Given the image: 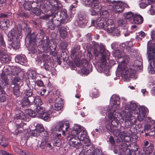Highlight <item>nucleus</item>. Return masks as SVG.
Segmentation results:
<instances>
[{
  "instance_id": "obj_41",
  "label": "nucleus",
  "mask_w": 155,
  "mask_h": 155,
  "mask_svg": "<svg viewBox=\"0 0 155 155\" xmlns=\"http://www.w3.org/2000/svg\"><path fill=\"white\" fill-rule=\"evenodd\" d=\"M6 100L5 92L3 90H0V101L3 102Z\"/></svg>"
},
{
  "instance_id": "obj_17",
  "label": "nucleus",
  "mask_w": 155,
  "mask_h": 155,
  "mask_svg": "<svg viewBox=\"0 0 155 155\" xmlns=\"http://www.w3.org/2000/svg\"><path fill=\"white\" fill-rule=\"evenodd\" d=\"M62 143L61 134H56V136L53 140V144L54 146L60 147Z\"/></svg>"
},
{
  "instance_id": "obj_11",
  "label": "nucleus",
  "mask_w": 155,
  "mask_h": 155,
  "mask_svg": "<svg viewBox=\"0 0 155 155\" xmlns=\"http://www.w3.org/2000/svg\"><path fill=\"white\" fill-rule=\"evenodd\" d=\"M82 127L78 124H75L68 138L79 137L78 134L80 133V131L82 130Z\"/></svg>"
},
{
  "instance_id": "obj_50",
  "label": "nucleus",
  "mask_w": 155,
  "mask_h": 155,
  "mask_svg": "<svg viewBox=\"0 0 155 155\" xmlns=\"http://www.w3.org/2000/svg\"><path fill=\"white\" fill-rule=\"evenodd\" d=\"M53 19L51 20L48 21L47 26L51 30L54 29L55 28V24L53 23Z\"/></svg>"
},
{
  "instance_id": "obj_40",
  "label": "nucleus",
  "mask_w": 155,
  "mask_h": 155,
  "mask_svg": "<svg viewBox=\"0 0 155 155\" xmlns=\"http://www.w3.org/2000/svg\"><path fill=\"white\" fill-rule=\"evenodd\" d=\"M21 79L19 77H15L12 81V83L13 85H18L19 86V84L21 82Z\"/></svg>"
},
{
  "instance_id": "obj_27",
  "label": "nucleus",
  "mask_w": 155,
  "mask_h": 155,
  "mask_svg": "<svg viewBox=\"0 0 155 155\" xmlns=\"http://www.w3.org/2000/svg\"><path fill=\"white\" fill-rule=\"evenodd\" d=\"M41 105H35L34 109L35 112L37 113V116L40 115L41 113H42L45 110L44 108L41 106Z\"/></svg>"
},
{
  "instance_id": "obj_4",
  "label": "nucleus",
  "mask_w": 155,
  "mask_h": 155,
  "mask_svg": "<svg viewBox=\"0 0 155 155\" xmlns=\"http://www.w3.org/2000/svg\"><path fill=\"white\" fill-rule=\"evenodd\" d=\"M150 41L148 42L147 44V53L148 54V60L151 61L150 65L148 68V71L149 73L153 74L155 73V51H150L151 49L149 44Z\"/></svg>"
},
{
  "instance_id": "obj_9",
  "label": "nucleus",
  "mask_w": 155,
  "mask_h": 155,
  "mask_svg": "<svg viewBox=\"0 0 155 155\" xmlns=\"http://www.w3.org/2000/svg\"><path fill=\"white\" fill-rule=\"evenodd\" d=\"M50 3L51 6V12L56 14H58V10L61 9L62 7L61 3L58 0H51Z\"/></svg>"
},
{
  "instance_id": "obj_57",
  "label": "nucleus",
  "mask_w": 155,
  "mask_h": 155,
  "mask_svg": "<svg viewBox=\"0 0 155 155\" xmlns=\"http://www.w3.org/2000/svg\"><path fill=\"white\" fill-rule=\"evenodd\" d=\"M125 144L121 143L119 145V148L120 149V151L121 153H124L126 150V147L125 146Z\"/></svg>"
},
{
  "instance_id": "obj_49",
  "label": "nucleus",
  "mask_w": 155,
  "mask_h": 155,
  "mask_svg": "<svg viewBox=\"0 0 155 155\" xmlns=\"http://www.w3.org/2000/svg\"><path fill=\"white\" fill-rule=\"evenodd\" d=\"M112 32L111 33L113 35L118 36L120 34V31L119 30L117 27H115L114 29L112 31Z\"/></svg>"
},
{
  "instance_id": "obj_58",
  "label": "nucleus",
  "mask_w": 155,
  "mask_h": 155,
  "mask_svg": "<svg viewBox=\"0 0 155 155\" xmlns=\"http://www.w3.org/2000/svg\"><path fill=\"white\" fill-rule=\"evenodd\" d=\"M92 96L94 98L97 97L99 96L98 91L96 89H93L92 92Z\"/></svg>"
},
{
  "instance_id": "obj_14",
  "label": "nucleus",
  "mask_w": 155,
  "mask_h": 155,
  "mask_svg": "<svg viewBox=\"0 0 155 155\" xmlns=\"http://www.w3.org/2000/svg\"><path fill=\"white\" fill-rule=\"evenodd\" d=\"M45 36V34L41 30L39 33L37 34L36 36L35 35L32 34L31 35L30 38V41L31 42L32 41L35 42L36 38L39 39L41 40V41L43 38Z\"/></svg>"
},
{
  "instance_id": "obj_30",
  "label": "nucleus",
  "mask_w": 155,
  "mask_h": 155,
  "mask_svg": "<svg viewBox=\"0 0 155 155\" xmlns=\"http://www.w3.org/2000/svg\"><path fill=\"white\" fill-rule=\"evenodd\" d=\"M153 150V147L152 146H150L147 147H144L143 148V152L141 154L144 153H148L149 155L151 154V151Z\"/></svg>"
},
{
  "instance_id": "obj_20",
  "label": "nucleus",
  "mask_w": 155,
  "mask_h": 155,
  "mask_svg": "<svg viewBox=\"0 0 155 155\" xmlns=\"http://www.w3.org/2000/svg\"><path fill=\"white\" fill-rule=\"evenodd\" d=\"M19 33L17 32L15 29H13L11 31L8 33V36L10 39L11 41L14 40H17L18 37V34Z\"/></svg>"
},
{
  "instance_id": "obj_46",
  "label": "nucleus",
  "mask_w": 155,
  "mask_h": 155,
  "mask_svg": "<svg viewBox=\"0 0 155 155\" xmlns=\"http://www.w3.org/2000/svg\"><path fill=\"white\" fill-rule=\"evenodd\" d=\"M127 134L124 131L120 132V133L118 137V138H120V139H119V141H123L124 140L125 137H127Z\"/></svg>"
},
{
  "instance_id": "obj_44",
  "label": "nucleus",
  "mask_w": 155,
  "mask_h": 155,
  "mask_svg": "<svg viewBox=\"0 0 155 155\" xmlns=\"http://www.w3.org/2000/svg\"><path fill=\"white\" fill-rule=\"evenodd\" d=\"M83 4L85 6L89 7L91 6L92 3L91 0H82Z\"/></svg>"
},
{
  "instance_id": "obj_35",
  "label": "nucleus",
  "mask_w": 155,
  "mask_h": 155,
  "mask_svg": "<svg viewBox=\"0 0 155 155\" xmlns=\"http://www.w3.org/2000/svg\"><path fill=\"white\" fill-rule=\"evenodd\" d=\"M13 92L14 95L16 97H19L20 95L19 86L18 85H15L13 87Z\"/></svg>"
},
{
  "instance_id": "obj_15",
  "label": "nucleus",
  "mask_w": 155,
  "mask_h": 155,
  "mask_svg": "<svg viewBox=\"0 0 155 155\" xmlns=\"http://www.w3.org/2000/svg\"><path fill=\"white\" fill-rule=\"evenodd\" d=\"M58 13H60V20H63V23H66L70 21L71 18L67 15L66 10H64L61 12H58Z\"/></svg>"
},
{
  "instance_id": "obj_51",
  "label": "nucleus",
  "mask_w": 155,
  "mask_h": 155,
  "mask_svg": "<svg viewBox=\"0 0 155 155\" xmlns=\"http://www.w3.org/2000/svg\"><path fill=\"white\" fill-rule=\"evenodd\" d=\"M127 23L126 19H120L118 21V24L119 26H124Z\"/></svg>"
},
{
  "instance_id": "obj_28",
  "label": "nucleus",
  "mask_w": 155,
  "mask_h": 155,
  "mask_svg": "<svg viewBox=\"0 0 155 155\" xmlns=\"http://www.w3.org/2000/svg\"><path fill=\"white\" fill-rule=\"evenodd\" d=\"M0 60L5 63L10 61L9 56L6 54L3 53L0 54Z\"/></svg>"
},
{
  "instance_id": "obj_54",
  "label": "nucleus",
  "mask_w": 155,
  "mask_h": 155,
  "mask_svg": "<svg viewBox=\"0 0 155 155\" xmlns=\"http://www.w3.org/2000/svg\"><path fill=\"white\" fill-rule=\"evenodd\" d=\"M120 104V103H113V105L112 107V110L114 111H115L117 109H118Z\"/></svg>"
},
{
  "instance_id": "obj_48",
  "label": "nucleus",
  "mask_w": 155,
  "mask_h": 155,
  "mask_svg": "<svg viewBox=\"0 0 155 155\" xmlns=\"http://www.w3.org/2000/svg\"><path fill=\"white\" fill-rule=\"evenodd\" d=\"M44 135L42 137L41 142L47 143L48 139V135L46 131H45L44 133Z\"/></svg>"
},
{
  "instance_id": "obj_37",
  "label": "nucleus",
  "mask_w": 155,
  "mask_h": 155,
  "mask_svg": "<svg viewBox=\"0 0 155 155\" xmlns=\"http://www.w3.org/2000/svg\"><path fill=\"white\" fill-rule=\"evenodd\" d=\"M0 144L5 147L8 145V143L5 138L0 135Z\"/></svg>"
},
{
  "instance_id": "obj_64",
  "label": "nucleus",
  "mask_w": 155,
  "mask_h": 155,
  "mask_svg": "<svg viewBox=\"0 0 155 155\" xmlns=\"http://www.w3.org/2000/svg\"><path fill=\"white\" fill-rule=\"evenodd\" d=\"M100 15L101 16H107L108 14V12L107 10H103L102 9L101 10V11L100 12Z\"/></svg>"
},
{
  "instance_id": "obj_36",
  "label": "nucleus",
  "mask_w": 155,
  "mask_h": 155,
  "mask_svg": "<svg viewBox=\"0 0 155 155\" xmlns=\"http://www.w3.org/2000/svg\"><path fill=\"white\" fill-rule=\"evenodd\" d=\"M15 117L17 119L23 120L25 118V115L23 112L19 110L16 114Z\"/></svg>"
},
{
  "instance_id": "obj_33",
  "label": "nucleus",
  "mask_w": 155,
  "mask_h": 155,
  "mask_svg": "<svg viewBox=\"0 0 155 155\" xmlns=\"http://www.w3.org/2000/svg\"><path fill=\"white\" fill-rule=\"evenodd\" d=\"M56 17V14H54V13H53V14H50V15H45L43 16H41V19H43L44 20H47L49 19H51V20H53V19Z\"/></svg>"
},
{
  "instance_id": "obj_2",
  "label": "nucleus",
  "mask_w": 155,
  "mask_h": 155,
  "mask_svg": "<svg viewBox=\"0 0 155 155\" xmlns=\"http://www.w3.org/2000/svg\"><path fill=\"white\" fill-rule=\"evenodd\" d=\"M113 55L115 57L117 58L119 60L120 58H122L123 59L120 62V63L119 64V67L120 70V74L122 77L126 78L128 76V74L129 73V69L127 67L126 64L128 62V60L126 58H124L122 57L123 54L121 51L119 49L113 52Z\"/></svg>"
},
{
  "instance_id": "obj_61",
  "label": "nucleus",
  "mask_w": 155,
  "mask_h": 155,
  "mask_svg": "<svg viewBox=\"0 0 155 155\" xmlns=\"http://www.w3.org/2000/svg\"><path fill=\"white\" fill-rule=\"evenodd\" d=\"M145 113H142L140 112L137 116L138 120L140 121H142L145 116Z\"/></svg>"
},
{
  "instance_id": "obj_56",
  "label": "nucleus",
  "mask_w": 155,
  "mask_h": 155,
  "mask_svg": "<svg viewBox=\"0 0 155 155\" xmlns=\"http://www.w3.org/2000/svg\"><path fill=\"white\" fill-rule=\"evenodd\" d=\"M63 20H60V19L59 20L56 19L55 20V23L54 24L55 25H56L58 27H59L61 24L66 23H63Z\"/></svg>"
},
{
  "instance_id": "obj_31",
  "label": "nucleus",
  "mask_w": 155,
  "mask_h": 155,
  "mask_svg": "<svg viewBox=\"0 0 155 155\" xmlns=\"http://www.w3.org/2000/svg\"><path fill=\"white\" fill-rule=\"evenodd\" d=\"M59 32L60 36L63 38H66L67 35V32L65 28L61 26L59 28Z\"/></svg>"
},
{
  "instance_id": "obj_63",
  "label": "nucleus",
  "mask_w": 155,
  "mask_h": 155,
  "mask_svg": "<svg viewBox=\"0 0 155 155\" xmlns=\"http://www.w3.org/2000/svg\"><path fill=\"white\" fill-rule=\"evenodd\" d=\"M118 114V113L117 112L114 113V114L111 113H109L108 115V117L110 120H111L113 119H114V118H117L114 115H116V114Z\"/></svg>"
},
{
  "instance_id": "obj_12",
  "label": "nucleus",
  "mask_w": 155,
  "mask_h": 155,
  "mask_svg": "<svg viewBox=\"0 0 155 155\" xmlns=\"http://www.w3.org/2000/svg\"><path fill=\"white\" fill-rule=\"evenodd\" d=\"M69 138L68 141V143L69 145L76 148L79 147L81 143L79 137Z\"/></svg>"
},
{
  "instance_id": "obj_13",
  "label": "nucleus",
  "mask_w": 155,
  "mask_h": 155,
  "mask_svg": "<svg viewBox=\"0 0 155 155\" xmlns=\"http://www.w3.org/2000/svg\"><path fill=\"white\" fill-rule=\"evenodd\" d=\"M78 18L77 20L78 25L81 27H84L87 22L86 16L83 13H80L78 15Z\"/></svg>"
},
{
  "instance_id": "obj_7",
  "label": "nucleus",
  "mask_w": 155,
  "mask_h": 155,
  "mask_svg": "<svg viewBox=\"0 0 155 155\" xmlns=\"http://www.w3.org/2000/svg\"><path fill=\"white\" fill-rule=\"evenodd\" d=\"M107 2L110 6L112 7V10L115 13H120L123 11L124 7L122 3L115 1L108 0Z\"/></svg>"
},
{
  "instance_id": "obj_19",
  "label": "nucleus",
  "mask_w": 155,
  "mask_h": 155,
  "mask_svg": "<svg viewBox=\"0 0 155 155\" xmlns=\"http://www.w3.org/2000/svg\"><path fill=\"white\" fill-rule=\"evenodd\" d=\"M32 103L30 97H24L21 102V105L22 107H28L31 105Z\"/></svg>"
},
{
  "instance_id": "obj_55",
  "label": "nucleus",
  "mask_w": 155,
  "mask_h": 155,
  "mask_svg": "<svg viewBox=\"0 0 155 155\" xmlns=\"http://www.w3.org/2000/svg\"><path fill=\"white\" fill-rule=\"evenodd\" d=\"M1 76L2 79L3 81V82L5 83V84L7 83L8 78L5 73L2 72Z\"/></svg>"
},
{
  "instance_id": "obj_21",
  "label": "nucleus",
  "mask_w": 155,
  "mask_h": 155,
  "mask_svg": "<svg viewBox=\"0 0 155 155\" xmlns=\"http://www.w3.org/2000/svg\"><path fill=\"white\" fill-rule=\"evenodd\" d=\"M30 99L32 102H34L35 104V105H41L42 104L41 97L39 96H36L35 97H30Z\"/></svg>"
},
{
  "instance_id": "obj_5",
  "label": "nucleus",
  "mask_w": 155,
  "mask_h": 155,
  "mask_svg": "<svg viewBox=\"0 0 155 155\" xmlns=\"http://www.w3.org/2000/svg\"><path fill=\"white\" fill-rule=\"evenodd\" d=\"M100 48V53L101 54V62L102 64L101 65L99 68H100L101 71L102 72L106 69L107 68V58H108L110 55L109 51L106 49L105 46L101 44L99 46Z\"/></svg>"
},
{
  "instance_id": "obj_59",
  "label": "nucleus",
  "mask_w": 155,
  "mask_h": 155,
  "mask_svg": "<svg viewBox=\"0 0 155 155\" xmlns=\"http://www.w3.org/2000/svg\"><path fill=\"white\" fill-rule=\"evenodd\" d=\"M81 153H84V155H92V152L90 149H87L85 150L84 149L82 151Z\"/></svg>"
},
{
  "instance_id": "obj_52",
  "label": "nucleus",
  "mask_w": 155,
  "mask_h": 155,
  "mask_svg": "<svg viewBox=\"0 0 155 155\" xmlns=\"http://www.w3.org/2000/svg\"><path fill=\"white\" fill-rule=\"evenodd\" d=\"M119 121L117 118H114V119L111 120V124L113 127H117L118 125Z\"/></svg>"
},
{
  "instance_id": "obj_32",
  "label": "nucleus",
  "mask_w": 155,
  "mask_h": 155,
  "mask_svg": "<svg viewBox=\"0 0 155 155\" xmlns=\"http://www.w3.org/2000/svg\"><path fill=\"white\" fill-rule=\"evenodd\" d=\"M82 130L80 131L81 134L79 137V139L80 141H81L84 140L86 137L87 132L85 130V129L82 127Z\"/></svg>"
},
{
  "instance_id": "obj_6",
  "label": "nucleus",
  "mask_w": 155,
  "mask_h": 155,
  "mask_svg": "<svg viewBox=\"0 0 155 155\" xmlns=\"http://www.w3.org/2000/svg\"><path fill=\"white\" fill-rule=\"evenodd\" d=\"M70 127V124L68 121H60L55 124L56 130L59 131L62 130L63 136H65V132H67Z\"/></svg>"
},
{
  "instance_id": "obj_1",
  "label": "nucleus",
  "mask_w": 155,
  "mask_h": 155,
  "mask_svg": "<svg viewBox=\"0 0 155 155\" xmlns=\"http://www.w3.org/2000/svg\"><path fill=\"white\" fill-rule=\"evenodd\" d=\"M139 112V108L135 103H130L126 106L125 110L123 112V117L125 121H129L131 125H133L136 123V120L133 115L137 114Z\"/></svg>"
},
{
  "instance_id": "obj_29",
  "label": "nucleus",
  "mask_w": 155,
  "mask_h": 155,
  "mask_svg": "<svg viewBox=\"0 0 155 155\" xmlns=\"http://www.w3.org/2000/svg\"><path fill=\"white\" fill-rule=\"evenodd\" d=\"M49 45V41L48 39H44L43 41V44L42 47L43 51L46 52Z\"/></svg>"
},
{
  "instance_id": "obj_26",
  "label": "nucleus",
  "mask_w": 155,
  "mask_h": 155,
  "mask_svg": "<svg viewBox=\"0 0 155 155\" xmlns=\"http://www.w3.org/2000/svg\"><path fill=\"white\" fill-rule=\"evenodd\" d=\"M38 117L46 120L49 119L50 116V114L45 110L42 113H41L40 115L38 116Z\"/></svg>"
},
{
  "instance_id": "obj_42",
  "label": "nucleus",
  "mask_w": 155,
  "mask_h": 155,
  "mask_svg": "<svg viewBox=\"0 0 155 155\" xmlns=\"http://www.w3.org/2000/svg\"><path fill=\"white\" fill-rule=\"evenodd\" d=\"M12 41H13L12 43V47L16 49L20 47V44L18 40V38L17 40L14 39Z\"/></svg>"
},
{
  "instance_id": "obj_23",
  "label": "nucleus",
  "mask_w": 155,
  "mask_h": 155,
  "mask_svg": "<svg viewBox=\"0 0 155 155\" xmlns=\"http://www.w3.org/2000/svg\"><path fill=\"white\" fill-rule=\"evenodd\" d=\"M133 20L135 24H138L142 23L143 18L140 15H135L134 16Z\"/></svg>"
},
{
  "instance_id": "obj_10",
  "label": "nucleus",
  "mask_w": 155,
  "mask_h": 155,
  "mask_svg": "<svg viewBox=\"0 0 155 155\" xmlns=\"http://www.w3.org/2000/svg\"><path fill=\"white\" fill-rule=\"evenodd\" d=\"M63 106L62 100L60 98H57L55 101L54 107H50L49 110L50 113L54 112V110H58L61 109Z\"/></svg>"
},
{
  "instance_id": "obj_43",
  "label": "nucleus",
  "mask_w": 155,
  "mask_h": 155,
  "mask_svg": "<svg viewBox=\"0 0 155 155\" xmlns=\"http://www.w3.org/2000/svg\"><path fill=\"white\" fill-rule=\"evenodd\" d=\"M110 100L113 103H120V98L118 96L116 95H113L111 97Z\"/></svg>"
},
{
  "instance_id": "obj_8",
  "label": "nucleus",
  "mask_w": 155,
  "mask_h": 155,
  "mask_svg": "<svg viewBox=\"0 0 155 155\" xmlns=\"http://www.w3.org/2000/svg\"><path fill=\"white\" fill-rule=\"evenodd\" d=\"M90 10L91 15H96L99 14L102 9V6L99 2L92 3Z\"/></svg>"
},
{
  "instance_id": "obj_60",
  "label": "nucleus",
  "mask_w": 155,
  "mask_h": 155,
  "mask_svg": "<svg viewBox=\"0 0 155 155\" xmlns=\"http://www.w3.org/2000/svg\"><path fill=\"white\" fill-rule=\"evenodd\" d=\"M149 13L150 15H155V3L151 5V7L149 10Z\"/></svg>"
},
{
  "instance_id": "obj_45",
  "label": "nucleus",
  "mask_w": 155,
  "mask_h": 155,
  "mask_svg": "<svg viewBox=\"0 0 155 155\" xmlns=\"http://www.w3.org/2000/svg\"><path fill=\"white\" fill-rule=\"evenodd\" d=\"M25 113L27 114L32 117H35L36 114L35 111L29 109L26 110Z\"/></svg>"
},
{
  "instance_id": "obj_62",
  "label": "nucleus",
  "mask_w": 155,
  "mask_h": 155,
  "mask_svg": "<svg viewBox=\"0 0 155 155\" xmlns=\"http://www.w3.org/2000/svg\"><path fill=\"white\" fill-rule=\"evenodd\" d=\"M149 2L148 1H147L145 2H142L140 3V7L142 8H145L149 4Z\"/></svg>"
},
{
  "instance_id": "obj_18",
  "label": "nucleus",
  "mask_w": 155,
  "mask_h": 155,
  "mask_svg": "<svg viewBox=\"0 0 155 155\" xmlns=\"http://www.w3.org/2000/svg\"><path fill=\"white\" fill-rule=\"evenodd\" d=\"M44 130V128L43 126L41 124H38L36 126L35 129L32 131L31 135L33 136H36L38 135V134L41 133Z\"/></svg>"
},
{
  "instance_id": "obj_24",
  "label": "nucleus",
  "mask_w": 155,
  "mask_h": 155,
  "mask_svg": "<svg viewBox=\"0 0 155 155\" xmlns=\"http://www.w3.org/2000/svg\"><path fill=\"white\" fill-rule=\"evenodd\" d=\"M10 23L9 20L4 19L0 23V27L3 30H6L7 29Z\"/></svg>"
},
{
  "instance_id": "obj_53",
  "label": "nucleus",
  "mask_w": 155,
  "mask_h": 155,
  "mask_svg": "<svg viewBox=\"0 0 155 155\" xmlns=\"http://www.w3.org/2000/svg\"><path fill=\"white\" fill-rule=\"evenodd\" d=\"M85 67L83 66V68L81 69V72L83 74L87 75L89 73V70L86 68H85V66H87V64L86 63L85 64Z\"/></svg>"
},
{
  "instance_id": "obj_3",
  "label": "nucleus",
  "mask_w": 155,
  "mask_h": 155,
  "mask_svg": "<svg viewBox=\"0 0 155 155\" xmlns=\"http://www.w3.org/2000/svg\"><path fill=\"white\" fill-rule=\"evenodd\" d=\"M97 25L109 33H111L115 27L112 19L105 17L99 18L96 21Z\"/></svg>"
},
{
  "instance_id": "obj_38",
  "label": "nucleus",
  "mask_w": 155,
  "mask_h": 155,
  "mask_svg": "<svg viewBox=\"0 0 155 155\" xmlns=\"http://www.w3.org/2000/svg\"><path fill=\"white\" fill-rule=\"evenodd\" d=\"M32 90L30 88H28L26 89L24 93V96H25V97H27L28 98L33 97V96H32Z\"/></svg>"
},
{
  "instance_id": "obj_47",
  "label": "nucleus",
  "mask_w": 155,
  "mask_h": 155,
  "mask_svg": "<svg viewBox=\"0 0 155 155\" xmlns=\"http://www.w3.org/2000/svg\"><path fill=\"white\" fill-rule=\"evenodd\" d=\"M124 15L125 18L130 19L131 18L133 19L134 15L131 12H129L124 14Z\"/></svg>"
},
{
  "instance_id": "obj_25",
  "label": "nucleus",
  "mask_w": 155,
  "mask_h": 155,
  "mask_svg": "<svg viewBox=\"0 0 155 155\" xmlns=\"http://www.w3.org/2000/svg\"><path fill=\"white\" fill-rule=\"evenodd\" d=\"M11 75H17L21 71L20 68L15 66H12L11 67Z\"/></svg>"
},
{
  "instance_id": "obj_16",
  "label": "nucleus",
  "mask_w": 155,
  "mask_h": 155,
  "mask_svg": "<svg viewBox=\"0 0 155 155\" xmlns=\"http://www.w3.org/2000/svg\"><path fill=\"white\" fill-rule=\"evenodd\" d=\"M16 62L22 65H26L27 64V61L25 56L24 55H21L17 56L15 58Z\"/></svg>"
},
{
  "instance_id": "obj_34",
  "label": "nucleus",
  "mask_w": 155,
  "mask_h": 155,
  "mask_svg": "<svg viewBox=\"0 0 155 155\" xmlns=\"http://www.w3.org/2000/svg\"><path fill=\"white\" fill-rule=\"evenodd\" d=\"M30 12L32 15L35 14L37 15H38L40 14L41 11L38 8H32Z\"/></svg>"
},
{
  "instance_id": "obj_39",
  "label": "nucleus",
  "mask_w": 155,
  "mask_h": 155,
  "mask_svg": "<svg viewBox=\"0 0 155 155\" xmlns=\"http://www.w3.org/2000/svg\"><path fill=\"white\" fill-rule=\"evenodd\" d=\"M24 7L26 10L30 11L32 8L31 2L28 1L25 2L24 4Z\"/></svg>"
},
{
  "instance_id": "obj_22",
  "label": "nucleus",
  "mask_w": 155,
  "mask_h": 155,
  "mask_svg": "<svg viewBox=\"0 0 155 155\" xmlns=\"http://www.w3.org/2000/svg\"><path fill=\"white\" fill-rule=\"evenodd\" d=\"M133 66L138 70H140L143 68L142 62L141 59L135 60L132 64Z\"/></svg>"
}]
</instances>
